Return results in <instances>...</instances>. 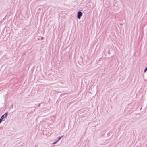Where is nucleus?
Segmentation results:
<instances>
[{"instance_id": "f257e3e1", "label": "nucleus", "mask_w": 147, "mask_h": 147, "mask_svg": "<svg viewBox=\"0 0 147 147\" xmlns=\"http://www.w3.org/2000/svg\"><path fill=\"white\" fill-rule=\"evenodd\" d=\"M7 113H6L2 116L1 119H2V121H4L5 120L6 118H7Z\"/></svg>"}, {"instance_id": "f03ea898", "label": "nucleus", "mask_w": 147, "mask_h": 147, "mask_svg": "<svg viewBox=\"0 0 147 147\" xmlns=\"http://www.w3.org/2000/svg\"><path fill=\"white\" fill-rule=\"evenodd\" d=\"M82 13L80 11H79L77 13V18L78 19H80L81 17L82 16Z\"/></svg>"}, {"instance_id": "7ed1b4c3", "label": "nucleus", "mask_w": 147, "mask_h": 147, "mask_svg": "<svg viewBox=\"0 0 147 147\" xmlns=\"http://www.w3.org/2000/svg\"><path fill=\"white\" fill-rule=\"evenodd\" d=\"M58 140H57V141H55V142H54L53 143V144H56L57 143V142H58Z\"/></svg>"}, {"instance_id": "20e7f679", "label": "nucleus", "mask_w": 147, "mask_h": 147, "mask_svg": "<svg viewBox=\"0 0 147 147\" xmlns=\"http://www.w3.org/2000/svg\"><path fill=\"white\" fill-rule=\"evenodd\" d=\"M147 71V68H146L145 69L144 71V73H145Z\"/></svg>"}, {"instance_id": "39448f33", "label": "nucleus", "mask_w": 147, "mask_h": 147, "mask_svg": "<svg viewBox=\"0 0 147 147\" xmlns=\"http://www.w3.org/2000/svg\"><path fill=\"white\" fill-rule=\"evenodd\" d=\"M63 136H61V137H59V138H58V140L59 141V140H60L61 139V138L62 137H63Z\"/></svg>"}, {"instance_id": "423d86ee", "label": "nucleus", "mask_w": 147, "mask_h": 147, "mask_svg": "<svg viewBox=\"0 0 147 147\" xmlns=\"http://www.w3.org/2000/svg\"><path fill=\"white\" fill-rule=\"evenodd\" d=\"M2 119H0V123H1L2 122Z\"/></svg>"}, {"instance_id": "0eeeda50", "label": "nucleus", "mask_w": 147, "mask_h": 147, "mask_svg": "<svg viewBox=\"0 0 147 147\" xmlns=\"http://www.w3.org/2000/svg\"><path fill=\"white\" fill-rule=\"evenodd\" d=\"M41 39L42 40L43 39V37H42L41 38Z\"/></svg>"}]
</instances>
